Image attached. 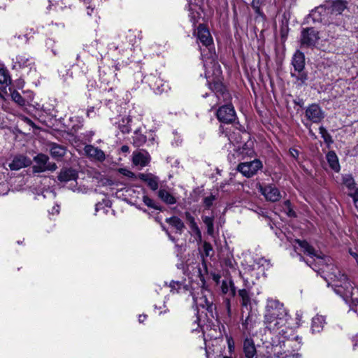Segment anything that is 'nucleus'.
<instances>
[{
  "instance_id": "obj_1",
  "label": "nucleus",
  "mask_w": 358,
  "mask_h": 358,
  "mask_svg": "<svg viewBox=\"0 0 358 358\" xmlns=\"http://www.w3.org/2000/svg\"><path fill=\"white\" fill-rule=\"evenodd\" d=\"M287 321V312L283 304L277 299H268L264 320L265 329L276 333L285 326Z\"/></svg>"
},
{
  "instance_id": "obj_2",
  "label": "nucleus",
  "mask_w": 358,
  "mask_h": 358,
  "mask_svg": "<svg viewBox=\"0 0 358 358\" xmlns=\"http://www.w3.org/2000/svg\"><path fill=\"white\" fill-rule=\"evenodd\" d=\"M294 248L296 251L301 248L302 251L310 256L311 258H315L312 261H306V264L311 267L315 271L318 273H330L336 267L331 263L330 257L322 255V253H318L315 249L306 241L296 239L294 241Z\"/></svg>"
},
{
  "instance_id": "obj_3",
  "label": "nucleus",
  "mask_w": 358,
  "mask_h": 358,
  "mask_svg": "<svg viewBox=\"0 0 358 358\" xmlns=\"http://www.w3.org/2000/svg\"><path fill=\"white\" fill-rule=\"evenodd\" d=\"M322 277L327 282H328V278L331 280L334 292L345 300H348L352 296L353 286L347 275L342 273L337 268H334L330 273L322 275Z\"/></svg>"
},
{
  "instance_id": "obj_4",
  "label": "nucleus",
  "mask_w": 358,
  "mask_h": 358,
  "mask_svg": "<svg viewBox=\"0 0 358 358\" xmlns=\"http://www.w3.org/2000/svg\"><path fill=\"white\" fill-rule=\"evenodd\" d=\"M348 2L346 0H334L322 5L319 11L327 12L333 22L338 15H342L343 12L348 8Z\"/></svg>"
},
{
  "instance_id": "obj_5",
  "label": "nucleus",
  "mask_w": 358,
  "mask_h": 358,
  "mask_svg": "<svg viewBox=\"0 0 358 358\" xmlns=\"http://www.w3.org/2000/svg\"><path fill=\"white\" fill-rule=\"evenodd\" d=\"M320 39L319 31L313 27L302 29L300 36V47L301 48H313Z\"/></svg>"
},
{
  "instance_id": "obj_6",
  "label": "nucleus",
  "mask_w": 358,
  "mask_h": 358,
  "mask_svg": "<svg viewBox=\"0 0 358 358\" xmlns=\"http://www.w3.org/2000/svg\"><path fill=\"white\" fill-rule=\"evenodd\" d=\"M34 162L36 163L32 166L34 173H43L46 171H55L57 169V166L54 162H49L48 155L40 153L34 157Z\"/></svg>"
},
{
  "instance_id": "obj_7",
  "label": "nucleus",
  "mask_w": 358,
  "mask_h": 358,
  "mask_svg": "<svg viewBox=\"0 0 358 358\" xmlns=\"http://www.w3.org/2000/svg\"><path fill=\"white\" fill-rule=\"evenodd\" d=\"M193 299L197 306L206 308L213 316L216 307L213 303V296L209 290L201 289V296H194Z\"/></svg>"
},
{
  "instance_id": "obj_8",
  "label": "nucleus",
  "mask_w": 358,
  "mask_h": 358,
  "mask_svg": "<svg viewBox=\"0 0 358 358\" xmlns=\"http://www.w3.org/2000/svg\"><path fill=\"white\" fill-rule=\"evenodd\" d=\"M263 165L259 159H255L251 162L240 163L237 166V171L246 178L255 176Z\"/></svg>"
},
{
  "instance_id": "obj_9",
  "label": "nucleus",
  "mask_w": 358,
  "mask_h": 358,
  "mask_svg": "<svg viewBox=\"0 0 358 358\" xmlns=\"http://www.w3.org/2000/svg\"><path fill=\"white\" fill-rule=\"evenodd\" d=\"M217 117L221 122L230 124L236 119V114L231 104H226L219 108L217 111Z\"/></svg>"
},
{
  "instance_id": "obj_10",
  "label": "nucleus",
  "mask_w": 358,
  "mask_h": 358,
  "mask_svg": "<svg viewBox=\"0 0 358 358\" xmlns=\"http://www.w3.org/2000/svg\"><path fill=\"white\" fill-rule=\"evenodd\" d=\"M305 117L312 123H320L324 118V113L318 104L312 103L306 108Z\"/></svg>"
},
{
  "instance_id": "obj_11",
  "label": "nucleus",
  "mask_w": 358,
  "mask_h": 358,
  "mask_svg": "<svg viewBox=\"0 0 358 358\" xmlns=\"http://www.w3.org/2000/svg\"><path fill=\"white\" fill-rule=\"evenodd\" d=\"M258 189L267 201L276 202L281 198L279 189L273 185H258Z\"/></svg>"
},
{
  "instance_id": "obj_12",
  "label": "nucleus",
  "mask_w": 358,
  "mask_h": 358,
  "mask_svg": "<svg viewBox=\"0 0 358 358\" xmlns=\"http://www.w3.org/2000/svg\"><path fill=\"white\" fill-rule=\"evenodd\" d=\"M248 313L245 317L243 319V311L242 313V329L244 334H250L256 324L258 322V316L255 311L251 309L248 310Z\"/></svg>"
},
{
  "instance_id": "obj_13",
  "label": "nucleus",
  "mask_w": 358,
  "mask_h": 358,
  "mask_svg": "<svg viewBox=\"0 0 358 358\" xmlns=\"http://www.w3.org/2000/svg\"><path fill=\"white\" fill-rule=\"evenodd\" d=\"M322 6V5L313 10L309 14L308 18H311L314 22H322L324 24H328L329 28L331 29V27H333L332 25L335 24V22H333L332 19L330 17V14L327 12H320L318 10ZM336 24H338L337 22H336Z\"/></svg>"
},
{
  "instance_id": "obj_14",
  "label": "nucleus",
  "mask_w": 358,
  "mask_h": 358,
  "mask_svg": "<svg viewBox=\"0 0 358 358\" xmlns=\"http://www.w3.org/2000/svg\"><path fill=\"white\" fill-rule=\"evenodd\" d=\"M209 88L215 93L218 99H222L223 101H228L231 99L229 92L227 90L225 86L218 79L209 83Z\"/></svg>"
},
{
  "instance_id": "obj_15",
  "label": "nucleus",
  "mask_w": 358,
  "mask_h": 358,
  "mask_svg": "<svg viewBox=\"0 0 358 358\" xmlns=\"http://www.w3.org/2000/svg\"><path fill=\"white\" fill-rule=\"evenodd\" d=\"M13 69H29V71H36L34 61L32 58L27 57L24 55H17L12 59Z\"/></svg>"
},
{
  "instance_id": "obj_16",
  "label": "nucleus",
  "mask_w": 358,
  "mask_h": 358,
  "mask_svg": "<svg viewBox=\"0 0 358 358\" xmlns=\"http://www.w3.org/2000/svg\"><path fill=\"white\" fill-rule=\"evenodd\" d=\"M31 164V160L30 158L22 155H18L14 157L13 161L9 164V167L13 171H18Z\"/></svg>"
},
{
  "instance_id": "obj_17",
  "label": "nucleus",
  "mask_w": 358,
  "mask_h": 358,
  "mask_svg": "<svg viewBox=\"0 0 358 358\" xmlns=\"http://www.w3.org/2000/svg\"><path fill=\"white\" fill-rule=\"evenodd\" d=\"M84 151L87 157L99 162H103L106 159L103 151L92 145H85Z\"/></svg>"
},
{
  "instance_id": "obj_18",
  "label": "nucleus",
  "mask_w": 358,
  "mask_h": 358,
  "mask_svg": "<svg viewBox=\"0 0 358 358\" xmlns=\"http://www.w3.org/2000/svg\"><path fill=\"white\" fill-rule=\"evenodd\" d=\"M197 38L206 47L210 45L213 43V38L208 29L200 24L197 28Z\"/></svg>"
},
{
  "instance_id": "obj_19",
  "label": "nucleus",
  "mask_w": 358,
  "mask_h": 358,
  "mask_svg": "<svg viewBox=\"0 0 358 358\" xmlns=\"http://www.w3.org/2000/svg\"><path fill=\"white\" fill-rule=\"evenodd\" d=\"M243 350L245 358H254L257 355V350L252 338L247 337L244 339Z\"/></svg>"
},
{
  "instance_id": "obj_20",
  "label": "nucleus",
  "mask_w": 358,
  "mask_h": 358,
  "mask_svg": "<svg viewBox=\"0 0 358 358\" xmlns=\"http://www.w3.org/2000/svg\"><path fill=\"white\" fill-rule=\"evenodd\" d=\"M343 183L350 192L349 195L355 200V196L358 194V189L352 175L345 174L343 176Z\"/></svg>"
},
{
  "instance_id": "obj_21",
  "label": "nucleus",
  "mask_w": 358,
  "mask_h": 358,
  "mask_svg": "<svg viewBox=\"0 0 358 358\" xmlns=\"http://www.w3.org/2000/svg\"><path fill=\"white\" fill-rule=\"evenodd\" d=\"M138 178L145 182L152 190H157L159 187V178L152 173H140Z\"/></svg>"
},
{
  "instance_id": "obj_22",
  "label": "nucleus",
  "mask_w": 358,
  "mask_h": 358,
  "mask_svg": "<svg viewBox=\"0 0 358 358\" xmlns=\"http://www.w3.org/2000/svg\"><path fill=\"white\" fill-rule=\"evenodd\" d=\"M57 178L60 182H67L71 180H76L78 178V173L72 169H62Z\"/></svg>"
},
{
  "instance_id": "obj_23",
  "label": "nucleus",
  "mask_w": 358,
  "mask_h": 358,
  "mask_svg": "<svg viewBox=\"0 0 358 358\" xmlns=\"http://www.w3.org/2000/svg\"><path fill=\"white\" fill-rule=\"evenodd\" d=\"M292 64L294 70L305 69V55L300 50H296L293 55Z\"/></svg>"
},
{
  "instance_id": "obj_24",
  "label": "nucleus",
  "mask_w": 358,
  "mask_h": 358,
  "mask_svg": "<svg viewBox=\"0 0 358 358\" xmlns=\"http://www.w3.org/2000/svg\"><path fill=\"white\" fill-rule=\"evenodd\" d=\"M291 76L296 79L295 84L299 87H301L305 85L308 80V73L304 71V69H299L294 70L293 72L292 71Z\"/></svg>"
},
{
  "instance_id": "obj_25",
  "label": "nucleus",
  "mask_w": 358,
  "mask_h": 358,
  "mask_svg": "<svg viewBox=\"0 0 358 358\" xmlns=\"http://www.w3.org/2000/svg\"><path fill=\"white\" fill-rule=\"evenodd\" d=\"M166 222L176 229V233L182 234L185 229V224L179 217L173 216L166 219Z\"/></svg>"
},
{
  "instance_id": "obj_26",
  "label": "nucleus",
  "mask_w": 358,
  "mask_h": 358,
  "mask_svg": "<svg viewBox=\"0 0 358 358\" xmlns=\"http://www.w3.org/2000/svg\"><path fill=\"white\" fill-rule=\"evenodd\" d=\"M50 152L53 158L60 159L66 154V148L65 147L57 143H52L50 145Z\"/></svg>"
},
{
  "instance_id": "obj_27",
  "label": "nucleus",
  "mask_w": 358,
  "mask_h": 358,
  "mask_svg": "<svg viewBox=\"0 0 358 358\" xmlns=\"http://www.w3.org/2000/svg\"><path fill=\"white\" fill-rule=\"evenodd\" d=\"M327 162L329 166L336 172H338L340 171V164L338 162V159L334 151H329L326 156Z\"/></svg>"
},
{
  "instance_id": "obj_28",
  "label": "nucleus",
  "mask_w": 358,
  "mask_h": 358,
  "mask_svg": "<svg viewBox=\"0 0 358 358\" xmlns=\"http://www.w3.org/2000/svg\"><path fill=\"white\" fill-rule=\"evenodd\" d=\"M325 323L324 317L322 315H316L312 320L311 330L313 333H320Z\"/></svg>"
},
{
  "instance_id": "obj_29",
  "label": "nucleus",
  "mask_w": 358,
  "mask_h": 358,
  "mask_svg": "<svg viewBox=\"0 0 358 358\" xmlns=\"http://www.w3.org/2000/svg\"><path fill=\"white\" fill-rule=\"evenodd\" d=\"M150 162V156L145 152H138L134 155L133 162L135 165L145 166Z\"/></svg>"
},
{
  "instance_id": "obj_30",
  "label": "nucleus",
  "mask_w": 358,
  "mask_h": 358,
  "mask_svg": "<svg viewBox=\"0 0 358 358\" xmlns=\"http://www.w3.org/2000/svg\"><path fill=\"white\" fill-rule=\"evenodd\" d=\"M150 85L157 94H161L164 91V83L161 79L157 78L155 76H150L148 78Z\"/></svg>"
},
{
  "instance_id": "obj_31",
  "label": "nucleus",
  "mask_w": 358,
  "mask_h": 358,
  "mask_svg": "<svg viewBox=\"0 0 358 358\" xmlns=\"http://www.w3.org/2000/svg\"><path fill=\"white\" fill-rule=\"evenodd\" d=\"M159 198L164 203L169 205L175 204L176 203V199L167 190L161 189L158 192Z\"/></svg>"
},
{
  "instance_id": "obj_32",
  "label": "nucleus",
  "mask_w": 358,
  "mask_h": 358,
  "mask_svg": "<svg viewBox=\"0 0 358 358\" xmlns=\"http://www.w3.org/2000/svg\"><path fill=\"white\" fill-rule=\"evenodd\" d=\"M11 98L13 101L20 106H24L29 103L32 100V97L29 96V99L23 97L17 91L14 90L11 92Z\"/></svg>"
},
{
  "instance_id": "obj_33",
  "label": "nucleus",
  "mask_w": 358,
  "mask_h": 358,
  "mask_svg": "<svg viewBox=\"0 0 358 358\" xmlns=\"http://www.w3.org/2000/svg\"><path fill=\"white\" fill-rule=\"evenodd\" d=\"M238 295L241 298V305L246 310L251 309L250 306V296L249 292L245 289H242L238 291Z\"/></svg>"
},
{
  "instance_id": "obj_34",
  "label": "nucleus",
  "mask_w": 358,
  "mask_h": 358,
  "mask_svg": "<svg viewBox=\"0 0 358 358\" xmlns=\"http://www.w3.org/2000/svg\"><path fill=\"white\" fill-rule=\"evenodd\" d=\"M202 220L207 227L208 234L213 236L214 234V217L213 216H202Z\"/></svg>"
},
{
  "instance_id": "obj_35",
  "label": "nucleus",
  "mask_w": 358,
  "mask_h": 358,
  "mask_svg": "<svg viewBox=\"0 0 358 358\" xmlns=\"http://www.w3.org/2000/svg\"><path fill=\"white\" fill-rule=\"evenodd\" d=\"M146 142V136L138 131L134 132L133 136V143L136 147L142 146Z\"/></svg>"
},
{
  "instance_id": "obj_36",
  "label": "nucleus",
  "mask_w": 358,
  "mask_h": 358,
  "mask_svg": "<svg viewBox=\"0 0 358 358\" xmlns=\"http://www.w3.org/2000/svg\"><path fill=\"white\" fill-rule=\"evenodd\" d=\"M273 349V355L272 358H286L287 355L285 351L281 349V345H275V347H271Z\"/></svg>"
},
{
  "instance_id": "obj_37",
  "label": "nucleus",
  "mask_w": 358,
  "mask_h": 358,
  "mask_svg": "<svg viewBox=\"0 0 358 358\" xmlns=\"http://www.w3.org/2000/svg\"><path fill=\"white\" fill-rule=\"evenodd\" d=\"M319 131H320V134H321L322 138H323L324 141L327 144L329 145L333 143L331 136L329 134V132L324 127H320L319 128Z\"/></svg>"
},
{
  "instance_id": "obj_38",
  "label": "nucleus",
  "mask_w": 358,
  "mask_h": 358,
  "mask_svg": "<svg viewBox=\"0 0 358 358\" xmlns=\"http://www.w3.org/2000/svg\"><path fill=\"white\" fill-rule=\"evenodd\" d=\"M10 80L8 71L0 69V83L8 85L10 83Z\"/></svg>"
},
{
  "instance_id": "obj_39",
  "label": "nucleus",
  "mask_w": 358,
  "mask_h": 358,
  "mask_svg": "<svg viewBox=\"0 0 358 358\" xmlns=\"http://www.w3.org/2000/svg\"><path fill=\"white\" fill-rule=\"evenodd\" d=\"M143 203L148 207L152 208L156 210H160V208L159 206H157L155 202L148 196H143Z\"/></svg>"
},
{
  "instance_id": "obj_40",
  "label": "nucleus",
  "mask_w": 358,
  "mask_h": 358,
  "mask_svg": "<svg viewBox=\"0 0 358 358\" xmlns=\"http://www.w3.org/2000/svg\"><path fill=\"white\" fill-rule=\"evenodd\" d=\"M84 3L86 6V8L87 10V14L89 15H92V13L93 12L94 9V7H95V4L94 2H92V0H84Z\"/></svg>"
},
{
  "instance_id": "obj_41",
  "label": "nucleus",
  "mask_w": 358,
  "mask_h": 358,
  "mask_svg": "<svg viewBox=\"0 0 358 358\" xmlns=\"http://www.w3.org/2000/svg\"><path fill=\"white\" fill-rule=\"evenodd\" d=\"M124 123H125V120L122 119V124H121V123L119 124V129L122 134H128V133H129V131L131 130V127H130V126H129Z\"/></svg>"
},
{
  "instance_id": "obj_42",
  "label": "nucleus",
  "mask_w": 358,
  "mask_h": 358,
  "mask_svg": "<svg viewBox=\"0 0 358 358\" xmlns=\"http://www.w3.org/2000/svg\"><path fill=\"white\" fill-rule=\"evenodd\" d=\"M288 341H295L297 343V345H294V348H295L294 350H298L300 348L301 345L302 343V338H301V337H299V336H295L292 338H288Z\"/></svg>"
},
{
  "instance_id": "obj_43",
  "label": "nucleus",
  "mask_w": 358,
  "mask_h": 358,
  "mask_svg": "<svg viewBox=\"0 0 358 358\" xmlns=\"http://www.w3.org/2000/svg\"><path fill=\"white\" fill-rule=\"evenodd\" d=\"M185 219L189 224V227L192 226L193 224H196L195 222L194 217L192 215V214L189 212L185 213Z\"/></svg>"
},
{
  "instance_id": "obj_44",
  "label": "nucleus",
  "mask_w": 358,
  "mask_h": 358,
  "mask_svg": "<svg viewBox=\"0 0 358 358\" xmlns=\"http://www.w3.org/2000/svg\"><path fill=\"white\" fill-rule=\"evenodd\" d=\"M203 249L205 255L208 257L210 255V252L213 250V247L210 243L205 241L203 245Z\"/></svg>"
},
{
  "instance_id": "obj_45",
  "label": "nucleus",
  "mask_w": 358,
  "mask_h": 358,
  "mask_svg": "<svg viewBox=\"0 0 358 358\" xmlns=\"http://www.w3.org/2000/svg\"><path fill=\"white\" fill-rule=\"evenodd\" d=\"M118 171L123 176H127L129 178H133L135 176L134 173L132 171H131L127 169L121 168L119 169Z\"/></svg>"
},
{
  "instance_id": "obj_46",
  "label": "nucleus",
  "mask_w": 358,
  "mask_h": 358,
  "mask_svg": "<svg viewBox=\"0 0 358 358\" xmlns=\"http://www.w3.org/2000/svg\"><path fill=\"white\" fill-rule=\"evenodd\" d=\"M169 287H171V292H178V289L181 287V283L179 282L172 281L171 282Z\"/></svg>"
},
{
  "instance_id": "obj_47",
  "label": "nucleus",
  "mask_w": 358,
  "mask_h": 358,
  "mask_svg": "<svg viewBox=\"0 0 358 358\" xmlns=\"http://www.w3.org/2000/svg\"><path fill=\"white\" fill-rule=\"evenodd\" d=\"M271 347H275V345H268L266 346V352L264 354V357L265 358H272V356L273 355V349H271Z\"/></svg>"
},
{
  "instance_id": "obj_48",
  "label": "nucleus",
  "mask_w": 358,
  "mask_h": 358,
  "mask_svg": "<svg viewBox=\"0 0 358 358\" xmlns=\"http://www.w3.org/2000/svg\"><path fill=\"white\" fill-rule=\"evenodd\" d=\"M227 341L229 352L230 354H231L234 351V349H235L234 339L231 336H229V337H227Z\"/></svg>"
},
{
  "instance_id": "obj_49",
  "label": "nucleus",
  "mask_w": 358,
  "mask_h": 358,
  "mask_svg": "<svg viewBox=\"0 0 358 358\" xmlns=\"http://www.w3.org/2000/svg\"><path fill=\"white\" fill-rule=\"evenodd\" d=\"M215 200V196L211 195L204 198L203 203L207 208H210Z\"/></svg>"
},
{
  "instance_id": "obj_50",
  "label": "nucleus",
  "mask_w": 358,
  "mask_h": 358,
  "mask_svg": "<svg viewBox=\"0 0 358 358\" xmlns=\"http://www.w3.org/2000/svg\"><path fill=\"white\" fill-rule=\"evenodd\" d=\"M210 63L213 64V67L214 68L213 74L218 76L221 73L220 65L212 59H210Z\"/></svg>"
},
{
  "instance_id": "obj_51",
  "label": "nucleus",
  "mask_w": 358,
  "mask_h": 358,
  "mask_svg": "<svg viewBox=\"0 0 358 358\" xmlns=\"http://www.w3.org/2000/svg\"><path fill=\"white\" fill-rule=\"evenodd\" d=\"M189 228L193 236L200 234L201 230L199 229L197 224H193L192 226L189 227Z\"/></svg>"
},
{
  "instance_id": "obj_52",
  "label": "nucleus",
  "mask_w": 358,
  "mask_h": 358,
  "mask_svg": "<svg viewBox=\"0 0 358 358\" xmlns=\"http://www.w3.org/2000/svg\"><path fill=\"white\" fill-rule=\"evenodd\" d=\"M257 214L263 216V217H267V212L264 210V209L258 207L257 209L255 210Z\"/></svg>"
},
{
  "instance_id": "obj_53",
  "label": "nucleus",
  "mask_w": 358,
  "mask_h": 358,
  "mask_svg": "<svg viewBox=\"0 0 358 358\" xmlns=\"http://www.w3.org/2000/svg\"><path fill=\"white\" fill-rule=\"evenodd\" d=\"M294 104L298 105L301 107H302L304 103L303 100L302 99H294Z\"/></svg>"
},
{
  "instance_id": "obj_54",
  "label": "nucleus",
  "mask_w": 358,
  "mask_h": 358,
  "mask_svg": "<svg viewBox=\"0 0 358 358\" xmlns=\"http://www.w3.org/2000/svg\"><path fill=\"white\" fill-rule=\"evenodd\" d=\"M226 307H227V310L228 316L230 317V315H231V307H230V301H229V299L226 300Z\"/></svg>"
},
{
  "instance_id": "obj_55",
  "label": "nucleus",
  "mask_w": 358,
  "mask_h": 358,
  "mask_svg": "<svg viewBox=\"0 0 358 358\" xmlns=\"http://www.w3.org/2000/svg\"><path fill=\"white\" fill-rule=\"evenodd\" d=\"M350 254L355 259L357 264H358V254L352 250H350Z\"/></svg>"
},
{
  "instance_id": "obj_56",
  "label": "nucleus",
  "mask_w": 358,
  "mask_h": 358,
  "mask_svg": "<svg viewBox=\"0 0 358 358\" xmlns=\"http://www.w3.org/2000/svg\"><path fill=\"white\" fill-rule=\"evenodd\" d=\"M290 153L294 158H296L299 156V152L296 149L290 150Z\"/></svg>"
},
{
  "instance_id": "obj_57",
  "label": "nucleus",
  "mask_w": 358,
  "mask_h": 358,
  "mask_svg": "<svg viewBox=\"0 0 358 358\" xmlns=\"http://www.w3.org/2000/svg\"><path fill=\"white\" fill-rule=\"evenodd\" d=\"M49 6L48 7V9H50L52 6L57 4L58 0H48Z\"/></svg>"
},
{
  "instance_id": "obj_58",
  "label": "nucleus",
  "mask_w": 358,
  "mask_h": 358,
  "mask_svg": "<svg viewBox=\"0 0 358 358\" xmlns=\"http://www.w3.org/2000/svg\"><path fill=\"white\" fill-rule=\"evenodd\" d=\"M289 208V210H288V212H287V215L289 217H295L296 216L295 212L291 208Z\"/></svg>"
},
{
  "instance_id": "obj_59",
  "label": "nucleus",
  "mask_w": 358,
  "mask_h": 358,
  "mask_svg": "<svg viewBox=\"0 0 358 358\" xmlns=\"http://www.w3.org/2000/svg\"><path fill=\"white\" fill-rule=\"evenodd\" d=\"M195 240L199 242V243H201V241H202V235H201V232H200V234L199 235H195Z\"/></svg>"
},
{
  "instance_id": "obj_60",
  "label": "nucleus",
  "mask_w": 358,
  "mask_h": 358,
  "mask_svg": "<svg viewBox=\"0 0 358 358\" xmlns=\"http://www.w3.org/2000/svg\"><path fill=\"white\" fill-rule=\"evenodd\" d=\"M147 317L146 315H140L138 317V321L139 322H143Z\"/></svg>"
},
{
  "instance_id": "obj_61",
  "label": "nucleus",
  "mask_w": 358,
  "mask_h": 358,
  "mask_svg": "<svg viewBox=\"0 0 358 358\" xmlns=\"http://www.w3.org/2000/svg\"><path fill=\"white\" fill-rule=\"evenodd\" d=\"M129 148L127 145H122L121 147V150L122 152H129Z\"/></svg>"
},
{
  "instance_id": "obj_62",
  "label": "nucleus",
  "mask_w": 358,
  "mask_h": 358,
  "mask_svg": "<svg viewBox=\"0 0 358 358\" xmlns=\"http://www.w3.org/2000/svg\"><path fill=\"white\" fill-rule=\"evenodd\" d=\"M203 66H204V68L206 69V76H208V75L210 73L209 69H208V67L207 66L206 64H204Z\"/></svg>"
},
{
  "instance_id": "obj_63",
  "label": "nucleus",
  "mask_w": 358,
  "mask_h": 358,
  "mask_svg": "<svg viewBox=\"0 0 358 358\" xmlns=\"http://www.w3.org/2000/svg\"><path fill=\"white\" fill-rule=\"evenodd\" d=\"M285 205L287 206L288 208H290V202L289 201L287 200L285 201Z\"/></svg>"
},
{
  "instance_id": "obj_64",
  "label": "nucleus",
  "mask_w": 358,
  "mask_h": 358,
  "mask_svg": "<svg viewBox=\"0 0 358 358\" xmlns=\"http://www.w3.org/2000/svg\"><path fill=\"white\" fill-rule=\"evenodd\" d=\"M231 285H232L231 291H232L233 294L234 295L235 294V287H234V285L232 283H231Z\"/></svg>"
}]
</instances>
